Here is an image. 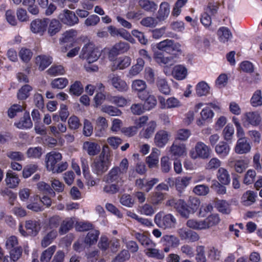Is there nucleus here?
Wrapping results in <instances>:
<instances>
[{
  "instance_id": "obj_1",
  "label": "nucleus",
  "mask_w": 262,
  "mask_h": 262,
  "mask_svg": "<svg viewBox=\"0 0 262 262\" xmlns=\"http://www.w3.org/2000/svg\"><path fill=\"white\" fill-rule=\"evenodd\" d=\"M131 234L145 248V253L147 256L158 259H162L164 257L163 251L155 248L156 244L147 235L134 230Z\"/></svg>"
},
{
  "instance_id": "obj_2",
  "label": "nucleus",
  "mask_w": 262,
  "mask_h": 262,
  "mask_svg": "<svg viewBox=\"0 0 262 262\" xmlns=\"http://www.w3.org/2000/svg\"><path fill=\"white\" fill-rule=\"evenodd\" d=\"M154 222L158 227L163 229L173 228L177 224V220L172 214H166L163 211L155 215Z\"/></svg>"
},
{
  "instance_id": "obj_3",
  "label": "nucleus",
  "mask_w": 262,
  "mask_h": 262,
  "mask_svg": "<svg viewBox=\"0 0 262 262\" xmlns=\"http://www.w3.org/2000/svg\"><path fill=\"white\" fill-rule=\"evenodd\" d=\"M101 50L93 43L89 42L83 47L80 57L86 59L89 63L94 62L98 60L101 54Z\"/></svg>"
},
{
  "instance_id": "obj_4",
  "label": "nucleus",
  "mask_w": 262,
  "mask_h": 262,
  "mask_svg": "<svg viewBox=\"0 0 262 262\" xmlns=\"http://www.w3.org/2000/svg\"><path fill=\"white\" fill-rule=\"evenodd\" d=\"M211 149L209 146L204 142L200 141L196 143L194 150L190 151V156L193 160L197 159L205 160L211 157Z\"/></svg>"
},
{
  "instance_id": "obj_5",
  "label": "nucleus",
  "mask_w": 262,
  "mask_h": 262,
  "mask_svg": "<svg viewBox=\"0 0 262 262\" xmlns=\"http://www.w3.org/2000/svg\"><path fill=\"white\" fill-rule=\"evenodd\" d=\"M25 228L27 231L24 229L22 225L19 226V231L22 235L26 236L29 234L35 236L40 230V222L39 220L33 219L27 220L25 222Z\"/></svg>"
},
{
  "instance_id": "obj_6",
  "label": "nucleus",
  "mask_w": 262,
  "mask_h": 262,
  "mask_svg": "<svg viewBox=\"0 0 262 262\" xmlns=\"http://www.w3.org/2000/svg\"><path fill=\"white\" fill-rule=\"evenodd\" d=\"M166 206L173 207L180 214L185 218L189 217L190 210L188 207L186 203L181 199H171L166 202Z\"/></svg>"
},
{
  "instance_id": "obj_7",
  "label": "nucleus",
  "mask_w": 262,
  "mask_h": 262,
  "mask_svg": "<svg viewBox=\"0 0 262 262\" xmlns=\"http://www.w3.org/2000/svg\"><path fill=\"white\" fill-rule=\"evenodd\" d=\"M156 47L159 50L169 54L173 52L181 53L182 52L181 45L178 42H175L171 39H165L157 43Z\"/></svg>"
},
{
  "instance_id": "obj_8",
  "label": "nucleus",
  "mask_w": 262,
  "mask_h": 262,
  "mask_svg": "<svg viewBox=\"0 0 262 262\" xmlns=\"http://www.w3.org/2000/svg\"><path fill=\"white\" fill-rule=\"evenodd\" d=\"M242 122L245 127L257 126L260 123L261 117L257 112H247L243 115Z\"/></svg>"
},
{
  "instance_id": "obj_9",
  "label": "nucleus",
  "mask_w": 262,
  "mask_h": 262,
  "mask_svg": "<svg viewBox=\"0 0 262 262\" xmlns=\"http://www.w3.org/2000/svg\"><path fill=\"white\" fill-rule=\"evenodd\" d=\"M102 181L104 183H114L119 184L124 182L123 174L121 172L119 167L114 166L104 176Z\"/></svg>"
},
{
  "instance_id": "obj_10",
  "label": "nucleus",
  "mask_w": 262,
  "mask_h": 262,
  "mask_svg": "<svg viewBox=\"0 0 262 262\" xmlns=\"http://www.w3.org/2000/svg\"><path fill=\"white\" fill-rule=\"evenodd\" d=\"M49 19L48 18H36L33 20L30 24V28L34 34L42 36L47 31Z\"/></svg>"
},
{
  "instance_id": "obj_11",
  "label": "nucleus",
  "mask_w": 262,
  "mask_h": 262,
  "mask_svg": "<svg viewBox=\"0 0 262 262\" xmlns=\"http://www.w3.org/2000/svg\"><path fill=\"white\" fill-rule=\"evenodd\" d=\"M58 18L62 23L69 26H74L79 22V19L75 13L68 9L62 11Z\"/></svg>"
},
{
  "instance_id": "obj_12",
  "label": "nucleus",
  "mask_w": 262,
  "mask_h": 262,
  "mask_svg": "<svg viewBox=\"0 0 262 262\" xmlns=\"http://www.w3.org/2000/svg\"><path fill=\"white\" fill-rule=\"evenodd\" d=\"M160 243L164 247V251L168 252L171 248L178 247L180 244L179 239L174 235H164L161 238Z\"/></svg>"
},
{
  "instance_id": "obj_13",
  "label": "nucleus",
  "mask_w": 262,
  "mask_h": 262,
  "mask_svg": "<svg viewBox=\"0 0 262 262\" xmlns=\"http://www.w3.org/2000/svg\"><path fill=\"white\" fill-rule=\"evenodd\" d=\"M169 152L171 157L176 159L184 156L186 155V145L177 141H174L170 147Z\"/></svg>"
},
{
  "instance_id": "obj_14",
  "label": "nucleus",
  "mask_w": 262,
  "mask_h": 262,
  "mask_svg": "<svg viewBox=\"0 0 262 262\" xmlns=\"http://www.w3.org/2000/svg\"><path fill=\"white\" fill-rule=\"evenodd\" d=\"M111 165V162L95 158L91 165L93 172L98 176L102 174L106 171Z\"/></svg>"
},
{
  "instance_id": "obj_15",
  "label": "nucleus",
  "mask_w": 262,
  "mask_h": 262,
  "mask_svg": "<svg viewBox=\"0 0 262 262\" xmlns=\"http://www.w3.org/2000/svg\"><path fill=\"white\" fill-rule=\"evenodd\" d=\"M147 84L145 81L141 79H136L132 82V89L133 92L137 93L139 99L144 98L148 91L146 90Z\"/></svg>"
},
{
  "instance_id": "obj_16",
  "label": "nucleus",
  "mask_w": 262,
  "mask_h": 262,
  "mask_svg": "<svg viewBox=\"0 0 262 262\" xmlns=\"http://www.w3.org/2000/svg\"><path fill=\"white\" fill-rule=\"evenodd\" d=\"M62 159L61 154L56 151H51L46 156V164L47 169L52 171L56 166V164Z\"/></svg>"
},
{
  "instance_id": "obj_17",
  "label": "nucleus",
  "mask_w": 262,
  "mask_h": 262,
  "mask_svg": "<svg viewBox=\"0 0 262 262\" xmlns=\"http://www.w3.org/2000/svg\"><path fill=\"white\" fill-rule=\"evenodd\" d=\"M251 148V145L246 138H238L234 148V150L235 153L242 155L250 152Z\"/></svg>"
},
{
  "instance_id": "obj_18",
  "label": "nucleus",
  "mask_w": 262,
  "mask_h": 262,
  "mask_svg": "<svg viewBox=\"0 0 262 262\" xmlns=\"http://www.w3.org/2000/svg\"><path fill=\"white\" fill-rule=\"evenodd\" d=\"M109 80L112 85L119 92H126L128 89L126 82L119 76L115 74H111L108 76Z\"/></svg>"
},
{
  "instance_id": "obj_19",
  "label": "nucleus",
  "mask_w": 262,
  "mask_h": 262,
  "mask_svg": "<svg viewBox=\"0 0 262 262\" xmlns=\"http://www.w3.org/2000/svg\"><path fill=\"white\" fill-rule=\"evenodd\" d=\"M170 134L164 130H160L157 132L154 138V142L157 146L163 147L168 142Z\"/></svg>"
},
{
  "instance_id": "obj_20",
  "label": "nucleus",
  "mask_w": 262,
  "mask_h": 262,
  "mask_svg": "<svg viewBox=\"0 0 262 262\" xmlns=\"http://www.w3.org/2000/svg\"><path fill=\"white\" fill-rule=\"evenodd\" d=\"M131 61V58L128 56L119 57L113 61L112 70H123L130 65Z\"/></svg>"
},
{
  "instance_id": "obj_21",
  "label": "nucleus",
  "mask_w": 262,
  "mask_h": 262,
  "mask_svg": "<svg viewBox=\"0 0 262 262\" xmlns=\"http://www.w3.org/2000/svg\"><path fill=\"white\" fill-rule=\"evenodd\" d=\"M129 49V45L125 42H119L116 43L111 49L109 52V58L112 59V57L121 53L127 52Z\"/></svg>"
},
{
  "instance_id": "obj_22",
  "label": "nucleus",
  "mask_w": 262,
  "mask_h": 262,
  "mask_svg": "<svg viewBox=\"0 0 262 262\" xmlns=\"http://www.w3.org/2000/svg\"><path fill=\"white\" fill-rule=\"evenodd\" d=\"M228 142L224 141H220L215 147V152L221 158H224L229 154L230 147Z\"/></svg>"
},
{
  "instance_id": "obj_23",
  "label": "nucleus",
  "mask_w": 262,
  "mask_h": 262,
  "mask_svg": "<svg viewBox=\"0 0 262 262\" xmlns=\"http://www.w3.org/2000/svg\"><path fill=\"white\" fill-rule=\"evenodd\" d=\"M157 122L154 120L149 121L145 127L143 128L140 132V135L145 139L151 138L157 127Z\"/></svg>"
},
{
  "instance_id": "obj_24",
  "label": "nucleus",
  "mask_w": 262,
  "mask_h": 262,
  "mask_svg": "<svg viewBox=\"0 0 262 262\" xmlns=\"http://www.w3.org/2000/svg\"><path fill=\"white\" fill-rule=\"evenodd\" d=\"M249 163V160L246 158H244L231 162L230 166L234 167L236 172L242 173L248 167Z\"/></svg>"
},
{
  "instance_id": "obj_25",
  "label": "nucleus",
  "mask_w": 262,
  "mask_h": 262,
  "mask_svg": "<svg viewBox=\"0 0 262 262\" xmlns=\"http://www.w3.org/2000/svg\"><path fill=\"white\" fill-rule=\"evenodd\" d=\"M14 125L18 128L22 129L31 128L33 126V123L31 121L29 113L26 112L23 117L18 122H15Z\"/></svg>"
},
{
  "instance_id": "obj_26",
  "label": "nucleus",
  "mask_w": 262,
  "mask_h": 262,
  "mask_svg": "<svg viewBox=\"0 0 262 262\" xmlns=\"http://www.w3.org/2000/svg\"><path fill=\"white\" fill-rule=\"evenodd\" d=\"M169 12L170 7L169 4L167 2H162L160 5V8L157 14V19L159 21L164 20L168 16Z\"/></svg>"
},
{
  "instance_id": "obj_27",
  "label": "nucleus",
  "mask_w": 262,
  "mask_h": 262,
  "mask_svg": "<svg viewBox=\"0 0 262 262\" xmlns=\"http://www.w3.org/2000/svg\"><path fill=\"white\" fill-rule=\"evenodd\" d=\"M36 62L39 70L43 71L52 63V58L48 55H40L36 57Z\"/></svg>"
},
{
  "instance_id": "obj_28",
  "label": "nucleus",
  "mask_w": 262,
  "mask_h": 262,
  "mask_svg": "<svg viewBox=\"0 0 262 262\" xmlns=\"http://www.w3.org/2000/svg\"><path fill=\"white\" fill-rule=\"evenodd\" d=\"M48 33L50 36H53L58 33L62 28L60 21L57 19H52L48 25Z\"/></svg>"
},
{
  "instance_id": "obj_29",
  "label": "nucleus",
  "mask_w": 262,
  "mask_h": 262,
  "mask_svg": "<svg viewBox=\"0 0 262 262\" xmlns=\"http://www.w3.org/2000/svg\"><path fill=\"white\" fill-rule=\"evenodd\" d=\"M83 149L92 156L97 155L100 151V146L96 143L86 141L83 143Z\"/></svg>"
},
{
  "instance_id": "obj_30",
  "label": "nucleus",
  "mask_w": 262,
  "mask_h": 262,
  "mask_svg": "<svg viewBox=\"0 0 262 262\" xmlns=\"http://www.w3.org/2000/svg\"><path fill=\"white\" fill-rule=\"evenodd\" d=\"M100 232L98 230L93 229L88 233L84 238V243L89 246L95 245L98 241Z\"/></svg>"
},
{
  "instance_id": "obj_31",
  "label": "nucleus",
  "mask_w": 262,
  "mask_h": 262,
  "mask_svg": "<svg viewBox=\"0 0 262 262\" xmlns=\"http://www.w3.org/2000/svg\"><path fill=\"white\" fill-rule=\"evenodd\" d=\"M138 4L140 8L146 12H154L158 8L157 5L154 1L149 0H139Z\"/></svg>"
},
{
  "instance_id": "obj_32",
  "label": "nucleus",
  "mask_w": 262,
  "mask_h": 262,
  "mask_svg": "<svg viewBox=\"0 0 262 262\" xmlns=\"http://www.w3.org/2000/svg\"><path fill=\"white\" fill-rule=\"evenodd\" d=\"M192 178L191 177H179L175 180V185L177 190L182 192L184 189L189 184Z\"/></svg>"
},
{
  "instance_id": "obj_33",
  "label": "nucleus",
  "mask_w": 262,
  "mask_h": 262,
  "mask_svg": "<svg viewBox=\"0 0 262 262\" xmlns=\"http://www.w3.org/2000/svg\"><path fill=\"white\" fill-rule=\"evenodd\" d=\"M5 181L7 185L11 188H13L17 186L20 180L15 172L10 171L7 173Z\"/></svg>"
},
{
  "instance_id": "obj_34",
  "label": "nucleus",
  "mask_w": 262,
  "mask_h": 262,
  "mask_svg": "<svg viewBox=\"0 0 262 262\" xmlns=\"http://www.w3.org/2000/svg\"><path fill=\"white\" fill-rule=\"evenodd\" d=\"M156 85L161 93L165 95L169 94L170 89L165 78L162 77H158L156 80Z\"/></svg>"
},
{
  "instance_id": "obj_35",
  "label": "nucleus",
  "mask_w": 262,
  "mask_h": 262,
  "mask_svg": "<svg viewBox=\"0 0 262 262\" xmlns=\"http://www.w3.org/2000/svg\"><path fill=\"white\" fill-rule=\"evenodd\" d=\"M187 71L186 68L182 65L176 66L172 70V74L174 78L177 80H183L187 76Z\"/></svg>"
},
{
  "instance_id": "obj_36",
  "label": "nucleus",
  "mask_w": 262,
  "mask_h": 262,
  "mask_svg": "<svg viewBox=\"0 0 262 262\" xmlns=\"http://www.w3.org/2000/svg\"><path fill=\"white\" fill-rule=\"evenodd\" d=\"M144 97V98L140 99L145 101L143 105L146 111H150L156 106L157 99L154 95H150L149 92H147L146 96Z\"/></svg>"
},
{
  "instance_id": "obj_37",
  "label": "nucleus",
  "mask_w": 262,
  "mask_h": 262,
  "mask_svg": "<svg viewBox=\"0 0 262 262\" xmlns=\"http://www.w3.org/2000/svg\"><path fill=\"white\" fill-rule=\"evenodd\" d=\"M217 35L219 40L223 43H225L232 37V33L230 30L227 27H222L219 28L217 31Z\"/></svg>"
},
{
  "instance_id": "obj_38",
  "label": "nucleus",
  "mask_w": 262,
  "mask_h": 262,
  "mask_svg": "<svg viewBox=\"0 0 262 262\" xmlns=\"http://www.w3.org/2000/svg\"><path fill=\"white\" fill-rule=\"evenodd\" d=\"M165 193L155 190L150 194V202L153 205H159L165 200Z\"/></svg>"
},
{
  "instance_id": "obj_39",
  "label": "nucleus",
  "mask_w": 262,
  "mask_h": 262,
  "mask_svg": "<svg viewBox=\"0 0 262 262\" xmlns=\"http://www.w3.org/2000/svg\"><path fill=\"white\" fill-rule=\"evenodd\" d=\"M217 177L219 181L224 185H228L230 182L228 171L224 168H219L217 173Z\"/></svg>"
},
{
  "instance_id": "obj_40",
  "label": "nucleus",
  "mask_w": 262,
  "mask_h": 262,
  "mask_svg": "<svg viewBox=\"0 0 262 262\" xmlns=\"http://www.w3.org/2000/svg\"><path fill=\"white\" fill-rule=\"evenodd\" d=\"M159 151L157 149H152L150 155L146 158V163L150 168L155 167L159 162Z\"/></svg>"
},
{
  "instance_id": "obj_41",
  "label": "nucleus",
  "mask_w": 262,
  "mask_h": 262,
  "mask_svg": "<svg viewBox=\"0 0 262 262\" xmlns=\"http://www.w3.org/2000/svg\"><path fill=\"white\" fill-rule=\"evenodd\" d=\"M105 183V184L103 186L102 188L103 192L110 195H113L120 191L119 184L114 183Z\"/></svg>"
},
{
  "instance_id": "obj_42",
  "label": "nucleus",
  "mask_w": 262,
  "mask_h": 262,
  "mask_svg": "<svg viewBox=\"0 0 262 262\" xmlns=\"http://www.w3.org/2000/svg\"><path fill=\"white\" fill-rule=\"evenodd\" d=\"M205 222L204 220L198 221L194 219L188 220L186 223V225L190 228L195 230L206 229Z\"/></svg>"
},
{
  "instance_id": "obj_43",
  "label": "nucleus",
  "mask_w": 262,
  "mask_h": 262,
  "mask_svg": "<svg viewBox=\"0 0 262 262\" xmlns=\"http://www.w3.org/2000/svg\"><path fill=\"white\" fill-rule=\"evenodd\" d=\"M56 250V246L54 245L43 251L40 256V262H50Z\"/></svg>"
},
{
  "instance_id": "obj_44",
  "label": "nucleus",
  "mask_w": 262,
  "mask_h": 262,
  "mask_svg": "<svg viewBox=\"0 0 262 262\" xmlns=\"http://www.w3.org/2000/svg\"><path fill=\"white\" fill-rule=\"evenodd\" d=\"M108 127V123L106 119L103 117H99L96 120V129L99 131L98 136H102L104 131Z\"/></svg>"
},
{
  "instance_id": "obj_45",
  "label": "nucleus",
  "mask_w": 262,
  "mask_h": 262,
  "mask_svg": "<svg viewBox=\"0 0 262 262\" xmlns=\"http://www.w3.org/2000/svg\"><path fill=\"white\" fill-rule=\"evenodd\" d=\"M201 119L197 120V125L202 126L204 124V121L211 119L213 116V113L209 107L203 108L201 112Z\"/></svg>"
},
{
  "instance_id": "obj_46",
  "label": "nucleus",
  "mask_w": 262,
  "mask_h": 262,
  "mask_svg": "<svg viewBox=\"0 0 262 262\" xmlns=\"http://www.w3.org/2000/svg\"><path fill=\"white\" fill-rule=\"evenodd\" d=\"M137 211L141 214L146 216H152L155 212L153 206L148 203H145L142 206H139Z\"/></svg>"
},
{
  "instance_id": "obj_47",
  "label": "nucleus",
  "mask_w": 262,
  "mask_h": 262,
  "mask_svg": "<svg viewBox=\"0 0 262 262\" xmlns=\"http://www.w3.org/2000/svg\"><path fill=\"white\" fill-rule=\"evenodd\" d=\"M210 88L208 84L202 81L199 82L196 86V93L199 96H205L209 93Z\"/></svg>"
},
{
  "instance_id": "obj_48",
  "label": "nucleus",
  "mask_w": 262,
  "mask_h": 262,
  "mask_svg": "<svg viewBox=\"0 0 262 262\" xmlns=\"http://www.w3.org/2000/svg\"><path fill=\"white\" fill-rule=\"evenodd\" d=\"M83 91V87L79 81H76L70 88L69 93L71 95L77 96H80Z\"/></svg>"
},
{
  "instance_id": "obj_49",
  "label": "nucleus",
  "mask_w": 262,
  "mask_h": 262,
  "mask_svg": "<svg viewBox=\"0 0 262 262\" xmlns=\"http://www.w3.org/2000/svg\"><path fill=\"white\" fill-rule=\"evenodd\" d=\"M234 134V129L232 125L228 124L223 130V136L225 141L228 142H231Z\"/></svg>"
},
{
  "instance_id": "obj_50",
  "label": "nucleus",
  "mask_w": 262,
  "mask_h": 262,
  "mask_svg": "<svg viewBox=\"0 0 262 262\" xmlns=\"http://www.w3.org/2000/svg\"><path fill=\"white\" fill-rule=\"evenodd\" d=\"M32 90L31 86L25 84L22 86L17 93V98L19 100H25L30 96V92Z\"/></svg>"
},
{
  "instance_id": "obj_51",
  "label": "nucleus",
  "mask_w": 262,
  "mask_h": 262,
  "mask_svg": "<svg viewBox=\"0 0 262 262\" xmlns=\"http://www.w3.org/2000/svg\"><path fill=\"white\" fill-rule=\"evenodd\" d=\"M74 222L71 219H66L62 222L59 229V233L63 235L67 233L73 227Z\"/></svg>"
},
{
  "instance_id": "obj_52",
  "label": "nucleus",
  "mask_w": 262,
  "mask_h": 262,
  "mask_svg": "<svg viewBox=\"0 0 262 262\" xmlns=\"http://www.w3.org/2000/svg\"><path fill=\"white\" fill-rule=\"evenodd\" d=\"M69 83V80L66 78H58L53 80L51 85L53 88L63 89Z\"/></svg>"
},
{
  "instance_id": "obj_53",
  "label": "nucleus",
  "mask_w": 262,
  "mask_h": 262,
  "mask_svg": "<svg viewBox=\"0 0 262 262\" xmlns=\"http://www.w3.org/2000/svg\"><path fill=\"white\" fill-rule=\"evenodd\" d=\"M215 207L219 212L224 214H229L231 211L229 204L224 200L217 201Z\"/></svg>"
},
{
  "instance_id": "obj_54",
  "label": "nucleus",
  "mask_w": 262,
  "mask_h": 262,
  "mask_svg": "<svg viewBox=\"0 0 262 262\" xmlns=\"http://www.w3.org/2000/svg\"><path fill=\"white\" fill-rule=\"evenodd\" d=\"M257 193L253 191H247L243 196V199L245 205H250L255 202Z\"/></svg>"
},
{
  "instance_id": "obj_55",
  "label": "nucleus",
  "mask_w": 262,
  "mask_h": 262,
  "mask_svg": "<svg viewBox=\"0 0 262 262\" xmlns=\"http://www.w3.org/2000/svg\"><path fill=\"white\" fill-rule=\"evenodd\" d=\"M57 235V232L55 230H52L48 233L42 239L41 241V246L46 248L56 238Z\"/></svg>"
},
{
  "instance_id": "obj_56",
  "label": "nucleus",
  "mask_w": 262,
  "mask_h": 262,
  "mask_svg": "<svg viewBox=\"0 0 262 262\" xmlns=\"http://www.w3.org/2000/svg\"><path fill=\"white\" fill-rule=\"evenodd\" d=\"M37 185L39 190L43 191L46 194H49L50 197H54L55 196V192L48 184L43 182H40Z\"/></svg>"
},
{
  "instance_id": "obj_57",
  "label": "nucleus",
  "mask_w": 262,
  "mask_h": 262,
  "mask_svg": "<svg viewBox=\"0 0 262 262\" xmlns=\"http://www.w3.org/2000/svg\"><path fill=\"white\" fill-rule=\"evenodd\" d=\"M158 24L157 18L151 16L145 17L140 21V24L142 26L148 28H155Z\"/></svg>"
},
{
  "instance_id": "obj_58",
  "label": "nucleus",
  "mask_w": 262,
  "mask_h": 262,
  "mask_svg": "<svg viewBox=\"0 0 262 262\" xmlns=\"http://www.w3.org/2000/svg\"><path fill=\"white\" fill-rule=\"evenodd\" d=\"M107 100L119 107H123L127 103L126 99L122 96H107Z\"/></svg>"
},
{
  "instance_id": "obj_59",
  "label": "nucleus",
  "mask_w": 262,
  "mask_h": 262,
  "mask_svg": "<svg viewBox=\"0 0 262 262\" xmlns=\"http://www.w3.org/2000/svg\"><path fill=\"white\" fill-rule=\"evenodd\" d=\"M5 246L8 250L19 247L18 238L14 235L7 237L6 240Z\"/></svg>"
},
{
  "instance_id": "obj_60",
  "label": "nucleus",
  "mask_w": 262,
  "mask_h": 262,
  "mask_svg": "<svg viewBox=\"0 0 262 262\" xmlns=\"http://www.w3.org/2000/svg\"><path fill=\"white\" fill-rule=\"evenodd\" d=\"M101 111L112 116H120L121 114L120 110L111 105H103L101 108Z\"/></svg>"
},
{
  "instance_id": "obj_61",
  "label": "nucleus",
  "mask_w": 262,
  "mask_h": 262,
  "mask_svg": "<svg viewBox=\"0 0 262 262\" xmlns=\"http://www.w3.org/2000/svg\"><path fill=\"white\" fill-rule=\"evenodd\" d=\"M47 72L50 75L56 76L64 74L65 70L61 65H53L48 70Z\"/></svg>"
},
{
  "instance_id": "obj_62",
  "label": "nucleus",
  "mask_w": 262,
  "mask_h": 262,
  "mask_svg": "<svg viewBox=\"0 0 262 262\" xmlns=\"http://www.w3.org/2000/svg\"><path fill=\"white\" fill-rule=\"evenodd\" d=\"M205 247L203 246H198L196 248L195 260L196 262H206L205 254Z\"/></svg>"
},
{
  "instance_id": "obj_63",
  "label": "nucleus",
  "mask_w": 262,
  "mask_h": 262,
  "mask_svg": "<svg viewBox=\"0 0 262 262\" xmlns=\"http://www.w3.org/2000/svg\"><path fill=\"white\" fill-rule=\"evenodd\" d=\"M27 154L30 158H39L42 154V148L40 147H30L28 149Z\"/></svg>"
},
{
  "instance_id": "obj_64",
  "label": "nucleus",
  "mask_w": 262,
  "mask_h": 262,
  "mask_svg": "<svg viewBox=\"0 0 262 262\" xmlns=\"http://www.w3.org/2000/svg\"><path fill=\"white\" fill-rule=\"evenodd\" d=\"M33 53L31 50L27 48H22L19 52V56L25 62H29L32 58Z\"/></svg>"
}]
</instances>
